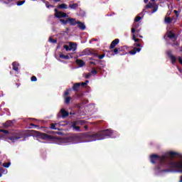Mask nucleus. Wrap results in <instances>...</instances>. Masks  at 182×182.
Wrapping results in <instances>:
<instances>
[{"label": "nucleus", "instance_id": "13", "mask_svg": "<svg viewBox=\"0 0 182 182\" xmlns=\"http://www.w3.org/2000/svg\"><path fill=\"white\" fill-rule=\"evenodd\" d=\"M4 127L7 129V127H12L14 126L13 121H6L5 123L3 124Z\"/></svg>", "mask_w": 182, "mask_h": 182}, {"label": "nucleus", "instance_id": "52", "mask_svg": "<svg viewBox=\"0 0 182 182\" xmlns=\"http://www.w3.org/2000/svg\"><path fill=\"white\" fill-rule=\"evenodd\" d=\"M90 77V73H88L85 75V79H89Z\"/></svg>", "mask_w": 182, "mask_h": 182}, {"label": "nucleus", "instance_id": "54", "mask_svg": "<svg viewBox=\"0 0 182 182\" xmlns=\"http://www.w3.org/2000/svg\"><path fill=\"white\" fill-rule=\"evenodd\" d=\"M178 60H179V63H181V65H182V58H181V57H178Z\"/></svg>", "mask_w": 182, "mask_h": 182}, {"label": "nucleus", "instance_id": "25", "mask_svg": "<svg viewBox=\"0 0 182 182\" xmlns=\"http://www.w3.org/2000/svg\"><path fill=\"white\" fill-rule=\"evenodd\" d=\"M60 59H66V60H68V59H69L70 58H69V55H64V54H60Z\"/></svg>", "mask_w": 182, "mask_h": 182}, {"label": "nucleus", "instance_id": "2", "mask_svg": "<svg viewBox=\"0 0 182 182\" xmlns=\"http://www.w3.org/2000/svg\"><path fill=\"white\" fill-rule=\"evenodd\" d=\"M167 156H159L156 154H154L150 156V161L152 163V164H156L157 161L159 162V164L160 167H166L165 160H166Z\"/></svg>", "mask_w": 182, "mask_h": 182}, {"label": "nucleus", "instance_id": "30", "mask_svg": "<svg viewBox=\"0 0 182 182\" xmlns=\"http://www.w3.org/2000/svg\"><path fill=\"white\" fill-rule=\"evenodd\" d=\"M50 127L53 130H58V129L56 128V124L51 123V124H50Z\"/></svg>", "mask_w": 182, "mask_h": 182}, {"label": "nucleus", "instance_id": "41", "mask_svg": "<svg viewBox=\"0 0 182 182\" xmlns=\"http://www.w3.org/2000/svg\"><path fill=\"white\" fill-rule=\"evenodd\" d=\"M145 8L146 9H150V8H153V6L151 5V3H149V4L145 6Z\"/></svg>", "mask_w": 182, "mask_h": 182}, {"label": "nucleus", "instance_id": "21", "mask_svg": "<svg viewBox=\"0 0 182 182\" xmlns=\"http://www.w3.org/2000/svg\"><path fill=\"white\" fill-rule=\"evenodd\" d=\"M57 8H58V9H68V6L66 4H61L58 5Z\"/></svg>", "mask_w": 182, "mask_h": 182}, {"label": "nucleus", "instance_id": "62", "mask_svg": "<svg viewBox=\"0 0 182 182\" xmlns=\"http://www.w3.org/2000/svg\"><path fill=\"white\" fill-rule=\"evenodd\" d=\"M54 2H60V0H53Z\"/></svg>", "mask_w": 182, "mask_h": 182}, {"label": "nucleus", "instance_id": "53", "mask_svg": "<svg viewBox=\"0 0 182 182\" xmlns=\"http://www.w3.org/2000/svg\"><path fill=\"white\" fill-rule=\"evenodd\" d=\"M90 65H93L94 66H96V63L93 61H90Z\"/></svg>", "mask_w": 182, "mask_h": 182}, {"label": "nucleus", "instance_id": "44", "mask_svg": "<svg viewBox=\"0 0 182 182\" xmlns=\"http://www.w3.org/2000/svg\"><path fill=\"white\" fill-rule=\"evenodd\" d=\"M91 73H92V75H97V70L92 69L91 70Z\"/></svg>", "mask_w": 182, "mask_h": 182}, {"label": "nucleus", "instance_id": "15", "mask_svg": "<svg viewBox=\"0 0 182 182\" xmlns=\"http://www.w3.org/2000/svg\"><path fill=\"white\" fill-rule=\"evenodd\" d=\"M60 113L63 119H65V117H68V116H69V112L65 109H60Z\"/></svg>", "mask_w": 182, "mask_h": 182}, {"label": "nucleus", "instance_id": "1", "mask_svg": "<svg viewBox=\"0 0 182 182\" xmlns=\"http://www.w3.org/2000/svg\"><path fill=\"white\" fill-rule=\"evenodd\" d=\"M112 134V130L105 129L100 131L95 134L90 132H84L81 134V137L84 139L85 141H96V140H103L105 139H109Z\"/></svg>", "mask_w": 182, "mask_h": 182}, {"label": "nucleus", "instance_id": "46", "mask_svg": "<svg viewBox=\"0 0 182 182\" xmlns=\"http://www.w3.org/2000/svg\"><path fill=\"white\" fill-rule=\"evenodd\" d=\"M1 133H5L6 134H8V133H9V131L6 129H1Z\"/></svg>", "mask_w": 182, "mask_h": 182}, {"label": "nucleus", "instance_id": "40", "mask_svg": "<svg viewBox=\"0 0 182 182\" xmlns=\"http://www.w3.org/2000/svg\"><path fill=\"white\" fill-rule=\"evenodd\" d=\"M129 55H136V50L134 48V49L132 50H129Z\"/></svg>", "mask_w": 182, "mask_h": 182}, {"label": "nucleus", "instance_id": "34", "mask_svg": "<svg viewBox=\"0 0 182 182\" xmlns=\"http://www.w3.org/2000/svg\"><path fill=\"white\" fill-rule=\"evenodd\" d=\"M166 55H168V58H171V56H173V52L171 50L166 51Z\"/></svg>", "mask_w": 182, "mask_h": 182}, {"label": "nucleus", "instance_id": "51", "mask_svg": "<svg viewBox=\"0 0 182 182\" xmlns=\"http://www.w3.org/2000/svg\"><path fill=\"white\" fill-rule=\"evenodd\" d=\"M80 84V86H82V87L87 85V83H86V82H81Z\"/></svg>", "mask_w": 182, "mask_h": 182}, {"label": "nucleus", "instance_id": "56", "mask_svg": "<svg viewBox=\"0 0 182 182\" xmlns=\"http://www.w3.org/2000/svg\"><path fill=\"white\" fill-rule=\"evenodd\" d=\"M135 39H136V34H133V36H132V40H133V41H135Z\"/></svg>", "mask_w": 182, "mask_h": 182}, {"label": "nucleus", "instance_id": "23", "mask_svg": "<svg viewBox=\"0 0 182 182\" xmlns=\"http://www.w3.org/2000/svg\"><path fill=\"white\" fill-rule=\"evenodd\" d=\"M170 59L172 65H174L177 62V58H176V56L174 55L170 57Z\"/></svg>", "mask_w": 182, "mask_h": 182}, {"label": "nucleus", "instance_id": "43", "mask_svg": "<svg viewBox=\"0 0 182 182\" xmlns=\"http://www.w3.org/2000/svg\"><path fill=\"white\" fill-rule=\"evenodd\" d=\"M105 56H106V54L103 53L102 55H98L97 58H99V59H103V58H105Z\"/></svg>", "mask_w": 182, "mask_h": 182}, {"label": "nucleus", "instance_id": "48", "mask_svg": "<svg viewBox=\"0 0 182 182\" xmlns=\"http://www.w3.org/2000/svg\"><path fill=\"white\" fill-rule=\"evenodd\" d=\"M134 49H135V52H136V53H137V52H140V50H141V48H134Z\"/></svg>", "mask_w": 182, "mask_h": 182}, {"label": "nucleus", "instance_id": "59", "mask_svg": "<svg viewBox=\"0 0 182 182\" xmlns=\"http://www.w3.org/2000/svg\"><path fill=\"white\" fill-rule=\"evenodd\" d=\"M96 41H97V39H96V38H92V39L91 40L92 42H96Z\"/></svg>", "mask_w": 182, "mask_h": 182}, {"label": "nucleus", "instance_id": "20", "mask_svg": "<svg viewBox=\"0 0 182 182\" xmlns=\"http://www.w3.org/2000/svg\"><path fill=\"white\" fill-rule=\"evenodd\" d=\"M72 100V97H64V103L65 105H69Z\"/></svg>", "mask_w": 182, "mask_h": 182}, {"label": "nucleus", "instance_id": "11", "mask_svg": "<svg viewBox=\"0 0 182 182\" xmlns=\"http://www.w3.org/2000/svg\"><path fill=\"white\" fill-rule=\"evenodd\" d=\"M13 70L15 72H19V63L16 61L12 63Z\"/></svg>", "mask_w": 182, "mask_h": 182}, {"label": "nucleus", "instance_id": "22", "mask_svg": "<svg viewBox=\"0 0 182 182\" xmlns=\"http://www.w3.org/2000/svg\"><path fill=\"white\" fill-rule=\"evenodd\" d=\"M77 6H79L77 3H73V4L69 5V8L71 9H77Z\"/></svg>", "mask_w": 182, "mask_h": 182}, {"label": "nucleus", "instance_id": "10", "mask_svg": "<svg viewBox=\"0 0 182 182\" xmlns=\"http://www.w3.org/2000/svg\"><path fill=\"white\" fill-rule=\"evenodd\" d=\"M68 23H69L71 26H75V25H77V21H76V18H68Z\"/></svg>", "mask_w": 182, "mask_h": 182}, {"label": "nucleus", "instance_id": "6", "mask_svg": "<svg viewBox=\"0 0 182 182\" xmlns=\"http://www.w3.org/2000/svg\"><path fill=\"white\" fill-rule=\"evenodd\" d=\"M119 42H120V40H119V38H116L114 41H112L109 46V49H114L116 48V46L119 45Z\"/></svg>", "mask_w": 182, "mask_h": 182}, {"label": "nucleus", "instance_id": "26", "mask_svg": "<svg viewBox=\"0 0 182 182\" xmlns=\"http://www.w3.org/2000/svg\"><path fill=\"white\" fill-rule=\"evenodd\" d=\"M153 9L151 11V14H154V12H157V11L159 10V6H152Z\"/></svg>", "mask_w": 182, "mask_h": 182}, {"label": "nucleus", "instance_id": "39", "mask_svg": "<svg viewBox=\"0 0 182 182\" xmlns=\"http://www.w3.org/2000/svg\"><path fill=\"white\" fill-rule=\"evenodd\" d=\"M64 49H65V50L68 52L69 50H70V46H68V45H64L63 46Z\"/></svg>", "mask_w": 182, "mask_h": 182}, {"label": "nucleus", "instance_id": "32", "mask_svg": "<svg viewBox=\"0 0 182 182\" xmlns=\"http://www.w3.org/2000/svg\"><path fill=\"white\" fill-rule=\"evenodd\" d=\"M0 173H3V174H6L7 171L3 167H0Z\"/></svg>", "mask_w": 182, "mask_h": 182}, {"label": "nucleus", "instance_id": "14", "mask_svg": "<svg viewBox=\"0 0 182 182\" xmlns=\"http://www.w3.org/2000/svg\"><path fill=\"white\" fill-rule=\"evenodd\" d=\"M79 89H80V83H79V82L75 83L73 86V90L74 92H79Z\"/></svg>", "mask_w": 182, "mask_h": 182}, {"label": "nucleus", "instance_id": "63", "mask_svg": "<svg viewBox=\"0 0 182 182\" xmlns=\"http://www.w3.org/2000/svg\"><path fill=\"white\" fill-rule=\"evenodd\" d=\"M84 129H87V125H85V126L84 127Z\"/></svg>", "mask_w": 182, "mask_h": 182}, {"label": "nucleus", "instance_id": "45", "mask_svg": "<svg viewBox=\"0 0 182 182\" xmlns=\"http://www.w3.org/2000/svg\"><path fill=\"white\" fill-rule=\"evenodd\" d=\"M173 12L175 14V16L178 17L180 16V14L178 13V11L177 10H174Z\"/></svg>", "mask_w": 182, "mask_h": 182}, {"label": "nucleus", "instance_id": "57", "mask_svg": "<svg viewBox=\"0 0 182 182\" xmlns=\"http://www.w3.org/2000/svg\"><path fill=\"white\" fill-rule=\"evenodd\" d=\"M134 41V42H136V43H137V42H140V39H139V38H136Z\"/></svg>", "mask_w": 182, "mask_h": 182}, {"label": "nucleus", "instance_id": "37", "mask_svg": "<svg viewBox=\"0 0 182 182\" xmlns=\"http://www.w3.org/2000/svg\"><path fill=\"white\" fill-rule=\"evenodd\" d=\"M137 28V27L136 26L135 23L133 24V28H132V30H131L132 33H134L136 32V28Z\"/></svg>", "mask_w": 182, "mask_h": 182}, {"label": "nucleus", "instance_id": "55", "mask_svg": "<svg viewBox=\"0 0 182 182\" xmlns=\"http://www.w3.org/2000/svg\"><path fill=\"white\" fill-rule=\"evenodd\" d=\"M30 126H33V127H38V125L31 123Z\"/></svg>", "mask_w": 182, "mask_h": 182}, {"label": "nucleus", "instance_id": "60", "mask_svg": "<svg viewBox=\"0 0 182 182\" xmlns=\"http://www.w3.org/2000/svg\"><path fill=\"white\" fill-rule=\"evenodd\" d=\"M54 11H55V14H58V12H59V11L57 10V9H55Z\"/></svg>", "mask_w": 182, "mask_h": 182}, {"label": "nucleus", "instance_id": "3", "mask_svg": "<svg viewBox=\"0 0 182 182\" xmlns=\"http://www.w3.org/2000/svg\"><path fill=\"white\" fill-rule=\"evenodd\" d=\"M26 137H29V135L21 131H16L13 136L9 137V140H11L13 143H15L16 140L21 139L22 141H25V140H26Z\"/></svg>", "mask_w": 182, "mask_h": 182}, {"label": "nucleus", "instance_id": "61", "mask_svg": "<svg viewBox=\"0 0 182 182\" xmlns=\"http://www.w3.org/2000/svg\"><path fill=\"white\" fill-rule=\"evenodd\" d=\"M145 4H147L149 2V0H144Z\"/></svg>", "mask_w": 182, "mask_h": 182}, {"label": "nucleus", "instance_id": "5", "mask_svg": "<svg viewBox=\"0 0 182 182\" xmlns=\"http://www.w3.org/2000/svg\"><path fill=\"white\" fill-rule=\"evenodd\" d=\"M129 51L127 50V46H124L122 47H119V55L121 56H123V55H127V53Z\"/></svg>", "mask_w": 182, "mask_h": 182}, {"label": "nucleus", "instance_id": "50", "mask_svg": "<svg viewBox=\"0 0 182 182\" xmlns=\"http://www.w3.org/2000/svg\"><path fill=\"white\" fill-rule=\"evenodd\" d=\"M134 46H136L137 48H140L141 46V44L139 43H135Z\"/></svg>", "mask_w": 182, "mask_h": 182}, {"label": "nucleus", "instance_id": "33", "mask_svg": "<svg viewBox=\"0 0 182 182\" xmlns=\"http://www.w3.org/2000/svg\"><path fill=\"white\" fill-rule=\"evenodd\" d=\"M11 166V162L4 163L3 167H5L6 168H8Z\"/></svg>", "mask_w": 182, "mask_h": 182}, {"label": "nucleus", "instance_id": "7", "mask_svg": "<svg viewBox=\"0 0 182 182\" xmlns=\"http://www.w3.org/2000/svg\"><path fill=\"white\" fill-rule=\"evenodd\" d=\"M55 18H58V19H60V18H66L68 16V14L63 11H59L58 13H55Z\"/></svg>", "mask_w": 182, "mask_h": 182}, {"label": "nucleus", "instance_id": "36", "mask_svg": "<svg viewBox=\"0 0 182 182\" xmlns=\"http://www.w3.org/2000/svg\"><path fill=\"white\" fill-rule=\"evenodd\" d=\"M31 82H37L38 78L36 77V76L33 75V76L31 77Z\"/></svg>", "mask_w": 182, "mask_h": 182}, {"label": "nucleus", "instance_id": "4", "mask_svg": "<svg viewBox=\"0 0 182 182\" xmlns=\"http://www.w3.org/2000/svg\"><path fill=\"white\" fill-rule=\"evenodd\" d=\"M31 132H35L36 134H37V136L41 137V139H42L43 140H53V139H55V136H53L52 135H49V134H45L43 132H40L33 131V130H31Z\"/></svg>", "mask_w": 182, "mask_h": 182}, {"label": "nucleus", "instance_id": "19", "mask_svg": "<svg viewBox=\"0 0 182 182\" xmlns=\"http://www.w3.org/2000/svg\"><path fill=\"white\" fill-rule=\"evenodd\" d=\"M112 55H120V47L111 50Z\"/></svg>", "mask_w": 182, "mask_h": 182}, {"label": "nucleus", "instance_id": "47", "mask_svg": "<svg viewBox=\"0 0 182 182\" xmlns=\"http://www.w3.org/2000/svg\"><path fill=\"white\" fill-rule=\"evenodd\" d=\"M172 46H180V43H178V42H175L172 44Z\"/></svg>", "mask_w": 182, "mask_h": 182}, {"label": "nucleus", "instance_id": "17", "mask_svg": "<svg viewBox=\"0 0 182 182\" xmlns=\"http://www.w3.org/2000/svg\"><path fill=\"white\" fill-rule=\"evenodd\" d=\"M77 48V44L75 43H70V50H72L73 52H75Z\"/></svg>", "mask_w": 182, "mask_h": 182}, {"label": "nucleus", "instance_id": "27", "mask_svg": "<svg viewBox=\"0 0 182 182\" xmlns=\"http://www.w3.org/2000/svg\"><path fill=\"white\" fill-rule=\"evenodd\" d=\"M172 23H176L177 22V19H178V17L177 16H173L172 18Z\"/></svg>", "mask_w": 182, "mask_h": 182}, {"label": "nucleus", "instance_id": "18", "mask_svg": "<svg viewBox=\"0 0 182 182\" xmlns=\"http://www.w3.org/2000/svg\"><path fill=\"white\" fill-rule=\"evenodd\" d=\"M75 62L79 68H83V66H85V61L82 60L77 59Z\"/></svg>", "mask_w": 182, "mask_h": 182}, {"label": "nucleus", "instance_id": "49", "mask_svg": "<svg viewBox=\"0 0 182 182\" xmlns=\"http://www.w3.org/2000/svg\"><path fill=\"white\" fill-rule=\"evenodd\" d=\"M69 95V90H67L64 93V97H66Z\"/></svg>", "mask_w": 182, "mask_h": 182}, {"label": "nucleus", "instance_id": "12", "mask_svg": "<svg viewBox=\"0 0 182 182\" xmlns=\"http://www.w3.org/2000/svg\"><path fill=\"white\" fill-rule=\"evenodd\" d=\"M77 28H79V29H80L81 31H85V29H86V26L85 25L84 23L77 21Z\"/></svg>", "mask_w": 182, "mask_h": 182}, {"label": "nucleus", "instance_id": "8", "mask_svg": "<svg viewBox=\"0 0 182 182\" xmlns=\"http://www.w3.org/2000/svg\"><path fill=\"white\" fill-rule=\"evenodd\" d=\"M82 56H90V55H92V49L90 48H85L82 53Z\"/></svg>", "mask_w": 182, "mask_h": 182}, {"label": "nucleus", "instance_id": "16", "mask_svg": "<svg viewBox=\"0 0 182 182\" xmlns=\"http://www.w3.org/2000/svg\"><path fill=\"white\" fill-rule=\"evenodd\" d=\"M165 23H167V25H170V23H173V19L170 16H165L164 18Z\"/></svg>", "mask_w": 182, "mask_h": 182}, {"label": "nucleus", "instance_id": "28", "mask_svg": "<svg viewBox=\"0 0 182 182\" xmlns=\"http://www.w3.org/2000/svg\"><path fill=\"white\" fill-rule=\"evenodd\" d=\"M43 1L46 4V8H53V6L49 4V1H46L45 0Z\"/></svg>", "mask_w": 182, "mask_h": 182}, {"label": "nucleus", "instance_id": "31", "mask_svg": "<svg viewBox=\"0 0 182 182\" xmlns=\"http://www.w3.org/2000/svg\"><path fill=\"white\" fill-rule=\"evenodd\" d=\"M25 2H26L25 0H23V1H17V2H16V5H17L18 6H21V5H23V4H25Z\"/></svg>", "mask_w": 182, "mask_h": 182}, {"label": "nucleus", "instance_id": "38", "mask_svg": "<svg viewBox=\"0 0 182 182\" xmlns=\"http://www.w3.org/2000/svg\"><path fill=\"white\" fill-rule=\"evenodd\" d=\"M60 21H61L63 25H66L68 23V18L66 20H65V19H60Z\"/></svg>", "mask_w": 182, "mask_h": 182}, {"label": "nucleus", "instance_id": "58", "mask_svg": "<svg viewBox=\"0 0 182 182\" xmlns=\"http://www.w3.org/2000/svg\"><path fill=\"white\" fill-rule=\"evenodd\" d=\"M80 123H81V124H85V120H80Z\"/></svg>", "mask_w": 182, "mask_h": 182}, {"label": "nucleus", "instance_id": "35", "mask_svg": "<svg viewBox=\"0 0 182 182\" xmlns=\"http://www.w3.org/2000/svg\"><path fill=\"white\" fill-rule=\"evenodd\" d=\"M49 41L51 42V43H56L58 42L57 39H53L51 37L49 38Z\"/></svg>", "mask_w": 182, "mask_h": 182}, {"label": "nucleus", "instance_id": "9", "mask_svg": "<svg viewBox=\"0 0 182 182\" xmlns=\"http://www.w3.org/2000/svg\"><path fill=\"white\" fill-rule=\"evenodd\" d=\"M168 38H169V39H173V41L176 42V41H177V36H176V33H173V31H169L168 33Z\"/></svg>", "mask_w": 182, "mask_h": 182}, {"label": "nucleus", "instance_id": "29", "mask_svg": "<svg viewBox=\"0 0 182 182\" xmlns=\"http://www.w3.org/2000/svg\"><path fill=\"white\" fill-rule=\"evenodd\" d=\"M91 55H93V56H95L97 58V56H99V54L93 49H91Z\"/></svg>", "mask_w": 182, "mask_h": 182}, {"label": "nucleus", "instance_id": "64", "mask_svg": "<svg viewBox=\"0 0 182 182\" xmlns=\"http://www.w3.org/2000/svg\"><path fill=\"white\" fill-rule=\"evenodd\" d=\"M16 85H17V87H19V84L16 83Z\"/></svg>", "mask_w": 182, "mask_h": 182}, {"label": "nucleus", "instance_id": "42", "mask_svg": "<svg viewBox=\"0 0 182 182\" xmlns=\"http://www.w3.org/2000/svg\"><path fill=\"white\" fill-rule=\"evenodd\" d=\"M140 19H141V16H136L134 18V22H139L140 21Z\"/></svg>", "mask_w": 182, "mask_h": 182}, {"label": "nucleus", "instance_id": "24", "mask_svg": "<svg viewBox=\"0 0 182 182\" xmlns=\"http://www.w3.org/2000/svg\"><path fill=\"white\" fill-rule=\"evenodd\" d=\"M73 128L75 129V130H76V132H80V127L79 126H76V124L74 123L73 125H72Z\"/></svg>", "mask_w": 182, "mask_h": 182}]
</instances>
